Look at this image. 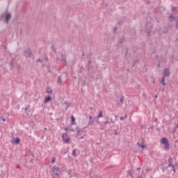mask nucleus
<instances>
[{
	"label": "nucleus",
	"instance_id": "obj_1",
	"mask_svg": "<svg viewBox=\"0 0 178 178\" xmlns=\"http://www.w3.org/2000/svg\"><path fill=\"white\" fill-rule=\"evenodd\" d=\"M163 76L161 81V84L165 86H166V83H165V77H167V76H170V70H169V68H165L163 71Z\"/></svg>",
	"mask_w": 178,
	"mask_h": 178
},
{
	"label": "nucleus",
	"instance_id": "obj_2",
	"mask_svg": "<svg viewBox=\"0 0 178 178\" xmlns=\"http://www.w3.org/2000/svg\"><path fill=\"white\" fill-rule=\"evenodd\" d=\"M4 17H5V23H6V24H8L9 20L12 19V14H10V13H3L1 15V19H3Z\"/></svg>",
	"mask_w": 178,
	"mask_h": 178
},
{
	"label": "nucleus",
	"instance_id": "obj_3",
	"mask_svg": "<svg viewBox=\"0 0 178 178\" xmlns=\"http://www.w3.org/2000/svg\"><path fill=\"white\" fill-rule=\"evenodd\" d=\"M161 144L164 145L165 151H169V140H168V138H163L161 139Z\"/></svg>",
	"mask_w": 178,
	"mask_h": 178
},
{
	"label": "nucleus",
	"instance_id": "obj_4",
	"mask_svg": "<svg viewBox=\"0 0 178 178\" xmlns=\"http://www.w3.org/2000/svg\"><path fill=\"white\" fill-rule=\"evenodd\" d=\"M52 170H53V175H54V176H57V177H59V173H60V170H59V168L53 167Z\"/></svg>",
	"mask_w": 178,
	"mask_h": 178
},
{
	"label": "nucleus",
	"instance_id": "obj_5",
	"mask_svg": "<svg viewBox=\"0 0 178 178\" xmlns=\"http://www.w3.org/2000/svg\"><path fill=\"white\" fill-rule=\"evenodd\" d=\"M92 124H94V118H92V115H89V122L87 124V127H88V126H92Z\"/></svg>",
	"mask_w": 178,
	"mask_h": 178
},
{
	"label": "nucleus",
	"instance_id": "obj_6",
	"mask_svg": "<svg viewBox=\"0 0 178 178\" xmlns=\"http://www.w3.org/2000/svg\"><path fill=\"white\" fill-rule=\"evenodd\" d=\"M65 137H66V134H63L62 136L63 141H64V143H66V144H69V143L70 142V138H65Z\"/></svg>",
	"mask_w": 178,
	"mask_h": 178
},
{
	"label": "nucleus",
	"instance_id": "obj_7",
	"mask_svg": "<svg viewBox=\"0 0 178 178\" xmlns=\"http://www.w3.org/2000/svg\"><path fill=\"white\" fill-rule=\"evenodd\" d=\"M25 54L28 55L29 58H31V56L33 55V51H31L30 49H26L25 50Z\"/></svg>",
	"mask_w": 178,
	"mask_h": 178
},
{
	"label": "nucleus",
	"instance_id": "obj_8",
	"mask_svg": "<svg viewBox=\"0 0 178 178\" xmlns=\"http://www.w3.org/2000/svg\"><path fill=\"white\" fill-rule=\"evenodd\" d=\"M137 145H138V147H140V148H145V145H144V139L141 140V143H140L139 142L137 143Z\"/></svg>",
	"mask_w": 178,
	"mask_h": 178
},
{
	"label": "nucleus",
	"instance_id": "obj_9",
	"mask_svg": "<svg viewBox=\"0 0 178 178\" xmlns=\"http://www.w3.org/2000/svg\"><path fill=\"white\" fill-rule=\"evenodd\" d=\"M57 84H62V77H60V76H58L57 78Z\"/></svg>",
	"mask_w": 178,
	"mask_h": 178
},
{
	"label": "nucleus",
	"instance_id": "obj_10",
	"mask_svg": "<svg viewBox=\"0 0 178 178\" xmlns=\"http://www.w3.org/2000/svg\"><path fill=\"white\" fill-rule=\"evenodd\" d=\"M14 143H15V144H19V143H20V138H15V139H14Z\"/></svg>",
	"mask_w": 178,
	"mask_h": 178
},
{
	"label": "nucleus",
	"instance_id": "obj_11",
	"mask_svg": "<svg viewBox=\"0 0 178 178\" xmlns=\"http://www.w3.org/2000/svg\"><path fill=\"white\" fill-rule=\"evenodd\" d=\"M120 104H122V105H123V104L124 103V97L122 96L120 97Z\"/></svg>",
	"mask_w": 178,
	"mask_h": 178
},
{
	"label": "nucleus",
	"instance_id": "obj_12",
	"mask_svg": "<svg viewBox=\"0 0 178 178\" xmlns=\"http://www.w3.org/2000/svg\"><path fill=\"white\" fill-rule=\"evenodd\" d=\"M61 60H63V62H66V55L65 54L61 55Z\"/></svg>",
	"mask_w": 178,
	"mask_h": 178
},
{
	"label": "nucleus",
	"instance_id": "obj_13",
	"mask_svg": "<svg viewBox=\"0 0 178 178\" xmlns=\"http://www.w3.org/2000/svg\"><path fill=\"white\" fill-rule=\"evenodd\" d=\"M124 41H126V40L124 38H122L119 39L118 43L122 44V42H124Z\"/></svg>",
	"mask_w": 178,
	"mask_h": 178
},
{
	"label": "nucleus",
	"instance_id": "obj_14",
	"mask_svg": "<svg viewBox=\"0 0 178 178\" xmlns=\"http://www.w3.org/2000/svg\"><path fill=\"white\" fill-rule=\"evenodd\" d=\"M102 116H103L102 111H100L99 112V114H98L97 118V119H99V118H102Z\"/></svg>",
	"mask_w": 178,
	"mask_h": 178
},
{
	"label": "nucleus",
	"instance_id": "obj_15",
	"mask_svg": "<svg viewBox=\"0 0 178 178\" xmlns=\"http://www.w3.org/2000/svg\"><path fill=\"white\" fill-rule=\"evenodd\" d=\"M51 98L49 97V95L47 96V97L45 99L44 102H49L51 101Z\"/></svg>",
	"mask_w": 178,
	"mask_h": 178
},
{
	"label": "nucleus",
	"instance_id": "obj_16",
	"mask_svg": "<svg viewBox=\"0 0 178 178\" xmlns=\"http://www.w3.org/2000/svg\"><path fill=\"white\" fill-rule=\"evenodd\" d=\"M127 118V114H125L124 117H120V120H124Z\"/></svg>",
	"mask_w": 178,
	"mask_h": 178
},
{
	"label": "nucleus",
	"instance_id": "obj_17",
	"mask_svg": "<svg viewBox=\"0 0 178 178\" xmlns=\"http://www.w3.org/2000/svg\"><path fill=\"white\" fill-rule=\"evenodd\" d=\"M177 129H178V124H177L175 125V127H174V129H173V132H174V133H176V130H177Z\"/></svg>",
	"mask_w": 178,
	"mask_h": 178
},
{
	"label": "nucleus",
	"instance_id": "obj_18",
	"mask_svg": "<svg viewBox=\"0 0 178 178\" xmlns=\"http://www.w3.org/2000/svg\"><path fill=\"white\" fill-rule=\"evenodd\" d=\"M71 120H72V123L76 122V118H74V116H73V115L71 116Z\"/></svg>",
	"mask_w": 178,
	"mask_h": 178
},
{
	"label": "nucleus",
	"instance_id": "obj_19",
	"mask_svg": "<svg viewBox=\"0 0 178 178\" xmlns=\"http://www.w3.org/2000/svg\"><path fill=\"white\" fill-rule=\"evenodd\" d=\"M172 12H177V8H176V7H172Z\"/></svg>",
	"mask_w": 178,
	"mask_h": 178
},
{
	"label": "nucleus",
	"instance_id": "obj_20",
	"mask_svg": "<svg viewBox=\"0 0 178 178\" xmlns=\"http://www.w3.org/2000/svg\"><path fill=\"white\" fill-rule=\"evenodd\" d=\"M47 92L48 94H51V92H52V89L48 88Z\"/></svg>",
	"mask_w": 178,
	"mask_h": 178
},
{
	"label": "nucleus",
	"instance_id": "obj_21",
	"mask_svg": "<svg viewBox=\"0 0 178 178\" xmlns=\"http://www.w3.org/2000/svg\"><path fill=\"white\" fill-rule=\"evenodd\" d=\"M56 161V159L55 157H53L51 159V163H55V161Z\"/></svg>",
	"mask_w": 178,
	"mask_h": 178
},
{
	"label": "nucleus",
	"instance_id": "obj_22",
	"mask_svg": "<svg viewBox=\"0 0 178 178\" xmlns=\"http://www.w3.org/2000/svg\"><path fill=\"white\" fill-rule=\"evenodd\" d=\"M83 71H84V68L81 67V69L79 70V73H83Z\"/></svg>",
	"mask_w": 178,
	"mask_h": 178
},
{
	"label": "nucleus",
	"instance_id": "obj_23",
	"mask_svg": "<svg viewBox=\"0 0 178 178\" xmlns=\"http://www.w3.org/2000/svg\"><path fill=\"white\" fill-rule=\"evenodd\" d=\"M172 157H169L168 163H172Z\"/></svg>",
	"mask_w": 178,
	"mask_h": 178
},
{
	"label": "nucleus",
	"instance_id": "obj_24",
	"mask_svg": "<svg viewBox=\"0 0 178 178\" xmlns=\"http://www.w3.org/2000/svg\"><path fill=\"white\" fill-rule=\"evenodd\" d=\"M73 156H76V149H74L72 152Z\"/></svg>",
	"mask_w": 178,
	"mask_h": 178
},
{
	"label": "nucleus",
	"instance_id": "obj_25",
	"mask_svg": "<svg viewBox=\"0 0 178 178\" xmlns=\"http://www.w3.org/2000/svg\"><path fill=\"white\" fill-rule=\"evenodd\" d=\"M169 17H170V19L175 20V17L173 15H170Z\"/></svg>",
	"mask_w": 178,
	"mask_h": 178
},
{
	"label": "nucleus",
	"instance_id": "obj_26",
	"mask_svg": "<svg viewBox=\"0 0 178 178\" xmlns=\"http://www.w3.org/2000/svg\"><path fill=\"white\" fill-rule=\"evenodd\" d=\"M170 166H171L172 168H175V165H173L172 163H169V164H168V168H170Z\"/></svg>",
	"mask_w": 178,
	"mask_h": 178
},
{
	"label": "nucleus",
	"instance_id": "obj_27",
	"mask_svg": "<svg viewBox=\"0 0 178 178\" xmlns=\"http://www.w3.org/2000/svg\"><path fill=\"white\" fill-rule=\"evenodd\" d=\"M129 175L133 178V174H131V172L129 171Z\"/></svg>",
	"mask_w": 178,
	"mask_h": 178
},
{
	"label": "nucleus",
	"instance_id": "obj_28",
	"mask_svg": "<svg viewBox=\"0 0 178 178\" xmlns=\"http://www.w3.org/2000/svg\"><path fill=\"white\" fill-rule=\"evenodd\" d=\"M108 123H109V122H108V121H104V124L105 126H106V124H108Z\"/></svg>",
	"mask_w": 178,
	"mask_h": 178
},
{
	"label": "nucleus",
	"instance_id": "obj_29",
	"mask_svg": "<svg viewBox=\"0 0 178 178\" xmlns=\"http://www.w3.org/2000/svg\"><path fill=\"white\" fill-rule=\"evenodd\" d=\"M37 62H40V63H42V60L39 58V59L37 60Z\"/></svg>",
	"mask_w": 178,
	"mask_h": 178
},
{
	"label": "nucleus",
	"instance_id": "obj_30",
	"mask_svg": "<svg viewBox=\"0 0 178 178\" xmlns=\"http://www.w3.org/2000/svg\"><path fill=\"white\" fill-rule=\"evenodd\" d=\"M1 120H3V122H6V118H4L1 117Z\"/></svg>",
	"mask_w": 178,
	"mask_h": 178
},
{
	"label": "nucleus",
	"instance_id": "obj_31",
	"mask_svg": "<svg viewBox=\"0 0 178 178\" xmlns=\"http://www.w3.org/2000/svg\"><path fill=\"white\" fill-rule=\"evenodd\" d=\"M44 59V60L48 61V57L47 56H45Z\"/></svg>",
	"mask_w": 178,
	"mask_h": 178
},
{
	"label": "nucleus",
	"instance_id": "obj_32",
	"mask_svg": "<svg viewBox=\"0 0 178 178\" xmlns=\"http://www.w3.org/2000/svg\"><path fill=\"white\" fill-rule=\"evenodd\" d=\"M176 29L178 30V22L177 21V25H176Z\"/></svg>",
	"mask_w": 178,
	"mask_h": 178
},
{
	"label": "nucleus",
	"instance_id": "obj_33",
	"mask_svg": "<svg viewBox=\"0 0 178 178\" xmlns=\"http://www.w3.org/2000/svg\"><path fill=\"white\" fill-rule=\"evenodd\" d=\"M52 48H53L54 52H56V49H55V47H54V46H52Z\"/></svg>",
	"mask_w": 178,
	"mask_h": 178
},
{
	"label": "nucleus",
	"instance_id": "obj_34",
	"mask_svg": "<svg viewBox=\"0 0 178 178\" xmlns=\"http://www.w3.org/2000/svg\"><path fill=\"white\" fill-rule=\"evenodd\" d=\"M173 168L172 170H173L174 173H176V170L175 169V168Z\"/></svg>",
	"mask_w": 178,
	"mask_h": 178
},
{
	"label": "nucleus",
	"instance_id": "obj_35",
	"mask_svg": "<svg viewBox=\"0 0 178 178\" xmlns=\"http://www.w3.org/2000/svg\"><path fill=\"white\" fill-rule=\"evenodd\" d=\"M111 123H115V121H113V120L111 119Z\"/></svg>",
	"mask_w": 178,
	"mask_h": 178
},
{
	"label": "nucleus",
	"instance_id": "obj_36",
	"mask_svg": "<svg viewBox=\"0 0 178 178\" xmlns=\"http://www.w3.org/2000/svg\"><path fill=\"white\" fill-rule=\"evenodd\" d=\"M138 178H143V175L139 176Z\"/></svg>",
	"mask_w": 178,
	"mask_h": 178
},
{
	"label": "nucleus",
	"instance_id": "obj_37",
	"mask_svg": "<svg viewBox=\"0 0 178 178\" xmlns=\"http://www.w3.org/2000/svg\"><path fill=\"white\" fill-rule=\"evenodd\" d=\"M159 66H161V63H159V64H158V67H159Z\"/></svg>",
	"mask_w": 178,
	"mask_h": 178
},
{
	"label": "nucleus",
	"instance_id": "obj_38",
	"mask_svg": "<svg viewBox=\"0 0 178 178\" xmlns=\"http://www.w3.org/2000/svg\"><path fill=\"white\" fill-rule=\"evenodd\" d=\"M68 129H67V128H65V131H67Z\"/></svg>",
	"mask_w": 178,
	"mask_h": 178
},
{
	"label": "nucleus",
	"instance_id": "obj_39",
	"mask_svg": "<svg viewBox=\"0 0 178 178\" xmlns=\"http://www.w3.org/2000/svg\"><path fill=\"white\" fill-rule=\"evenodd\" d=\"M88 63H89V65H90V63H91V60H89V61H88Z\"/></svg>",
	"mask_w": 178,
	"mask_h": 178
},
{
	"label": "nucleus",
	"instance_id": "obj_40",
	"mask_svg": "<svg viewBox=\"0 0 178 178\" xmlns=\"http://www.w3.org/2000/svg\"><path fill=\"white\" fill-rule=\"evenodd\" d=\"M155 98H158V95H155Z\"/></svg>",
	"mask_w": 178,
	"mask_h": 178
},
{
	"label": "nucleus",
	"instance_id": "obj_41",
	"mask_svg": "<svg viewBox=\"0 0 178 178\" xmlns=\"http://www.w3.org/2000/svg\"><path fill=\"white\" fill-rule=\"evenodd\" d=\"M140 169H141L140 168H137V170H140Z\"/></svg>",
	"mask_w": 178,
	"mask_h": 178
},
{
	"label": "nucleus",
	"instance_id": "obj_42",
	"mask_svg": "<svg viewBox=\"0 0 178 178\" xmlns=\"http://www.w3.org/2000/svg\"><path fill=\"white\" fill-rule=\"evenodd\" d=\"M136 65V63H134V64H133V66H134Z\"/></svg>",
	"mask_w": 178,
	"mask_h": 178
},
{
	"label": "nucleus",
	"instance_id": "obj_43",
	"mask_svg": "<svg viewBox=\"0 0 178 178\" xmlns=\"http://www.w3.org/2000/svg\"><path fill=\"white\" fill-rule=\"evenodd\" d=\"M85 84H86V82H83V86H85Z\"/></svg>",
	"mask_w": 178,
	"mask_h": 178
},
{
	"label": "nucleus",
	"instance_id": "obj_44",
	"mask_svg": "<svg viewBox=\"0 0 178 178\" xmlns=\"http://www.w3.org/2000/svg\"><path fill=\"white\" fill-rule=\"evenodd\" d=\"M65 109H67V106H66Z\"/></svg>",
	"mask_w": 178,
	"mask_h": 178
},
{
	"label": "nucleus",
	"instance_id": "obj_45",
	"mask_svg": "<svg viewBox=\"0 0 178 178\" xmlns=\"http://www.w3.org/2000/svg\"><path fill=\"white\" fill-rule=\"evenodd\" d=\"M115 134L118 135V132H115Z\"/></svg>",
	"mask_w": 178,
	"mask_h": 178
},
{
	"label": "nucleus",
	"instance_id": "obj_46",
	"mask_svg": "<svg viewBox=\"0 0 178 178\" xmlns=\"http://www.w3.org/2000/svg\"><path fill=\"white\" fill-rule=\"evenodd\" d=\"M25 110L27 111V108H26Z\"/></svg>",
	"mask_w": 178,
	"mask_h": 178
},
{
	"label": "nucleus",
	"instance_id": "obj_47",
	"mask_svg": "<svg viewBox=\"0 0 178 178\" xmlns=\"http://www.w3.org/2000/svg\"><path fill=\"white\" fill-rule=\"evenodd\" d=\"M146 170L148 171V169H147Z\"/></svg>",
	"mask_w": 178,
	"mask_h": 178
}]
</instances>
